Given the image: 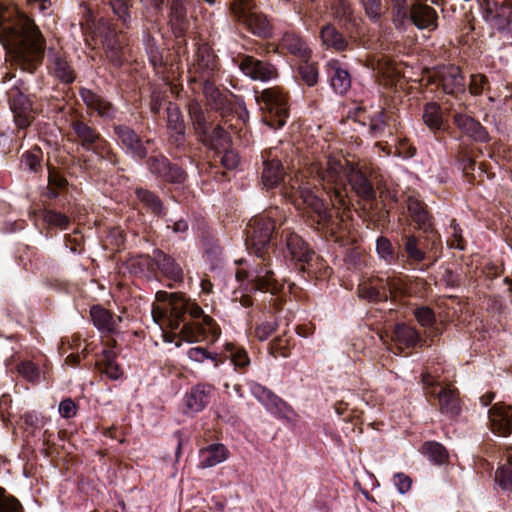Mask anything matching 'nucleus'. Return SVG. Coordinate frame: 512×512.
<instances>
[{"instance_id":"1","label":"nucleus","mask_w":512,"mask_h":512,"mask_svg":"<svg viewBox=\"0 0 512 512\" xmlns=\"http://www.w3.org/2000/svg\"><path fill=\"white\" fill-rule=\"evenodd\" d=\"M283 223V213L278 207H270L248 222L245 245L252 259L235 260L238 266L235 278L241 284L246 282L251 292L260 291L277 296L284 289V283L277 277L271 257L274 240L280 234Z\"/></svg>"},{"instance_id":"2","label":"nucleus","mask_w":512,"mask_h":512,"mask_svg":"<svg viewBox=\"0 0 512 512\" xmlns=\"http://www.w3.org/2000/svg\"><path fill=\"white\" fill-rule=\"evenodd\" d=\"M152 304V317L156 323L177 332L180 340L214 344L221 336V328L201 306L184 293L158 291Z\"/></svg>"},{"instance_id":"3","label":"nucleus","mask_w":512,"mask_h":512,"mask_svg":"<svg viewBox=\"0 0 512 512\" xmlns=\"http://www.w3.org/2000/svg\"><path fill=\"white\" fill-rule=\"evenodd\" d=\"M0 43L5 47L17 46L16 64L29 73L42 63L46 39L34 19L14 0H0Z\"/></svg>"},{"instance_id":"4","label":"nucleus","mask_w":512,"mask_h":512,"mask_svg":"<svg viewBox=\"0 0 512 512\" xmlns=\"http://www.w3.org/2000/svg\"><path fill=\"white\" fill-rule=\"evenodd\" d=\"M70 142L81 147L87 153L77 156L76 164L81 171L91 179H103L105 172L103 163L117 167L118 171L121 157L112 143L98 130L90 119L83 114H77L70 119Z\"/></svg>"},{"instance_id":"5","label":"nucleus","mask_w":512,"mask_h":512,"mask_svg":"<svg viewBox=\"0 0 512 512\" xmlns=\"http://www.w3.org/2000/svg\"><path fill=\"white\" fill-rule=\"evenodd\" d=\"M301 202L311 206L313 222L323 238L343 249V260L349 270H360L366 265L365 251L355 245L356 238L352 233L349 215H342L336 210H327L324 204L308 190L301 192Z\"/></svg>"},{"instance_id":"6","label":"nucleus","mask_w":512,"mask_h":512,"mask_svg":"<svg viewBox=\"0 0 512 512\" xmlns=\"http://www.w3.org/2000/svg\"><path fill=\"white\" fill-rule=\"evenodd\" d=\"M257 173L264 188L267 190L281 186L282 195L289 200L297 209H305L311 216L313 211L307 202H301V192L308 190L319 200V196L311 187V183L305 181L302 177H290L288 173L289 162L287 154L278 147L265 149L261 152L256 161Z\"/></svg>"},{"instance_id":"7","label":"nucleus","mask_w":512,"mask_h":512,"mask_svg":"<svg viewBox=\"0 0 512 512\" xmlns=\"http://www.w3.org/2000/svg\"><path fill=\"white\" fill-rule=\"evenodd\" d=\"M196 69L201 73L203 80V93L207 105L218 111L223 117L231 120L229 116L236 118L234 127L243 124L248 119V110L241 96L235 95L229 90L221 91L211 78L219 70V58L207 43L198 45L196 50ZM232 126V123L230 124Z\"/></svg>"},{"instance_id":"8","label":"nucleus","mask_w":512,"mask_h":512,"mask_svg":"<svg viewBox=\"0 0 512 512\" xmlns=\"http://www.w3.org/2000/svg\"><path fill=\"white\" fill-rule=\"evenodd\" d=\"M207 108L204 109L202 105L193 100L188 104V114L194 126V129L203 142L208 146L212 152L220 149L227 148L231 144V138L227 129L235 132L241 131L247 124L249 118L238 127L230 124H236V118L229 116L228 120L223 117L218 111L212 109L206 104Z\"/></svg>"},{"instance_id":"9","label":"nucleus","mask_w":512,"mask_h":512,"mask_svg":"<svg viewBox=\"0 0 512 512\" xmlns=\"http://www.w3.org/2000/svg\"><path fill=\"white\" fill-rule=\"evenodd\" d=\"M400 265L418 267L425 261H437L442 254L443 243L437 230L416 235L403 234L399 242Z\"/></svg>"},{"instance_id":"10","label":"nucleus","mask_w":512,"mask_h":512,"mask_svg":"<svg viewBox=\"0 0 512 512\" xmlns=\"http://www.w3.org/2000/svg\"><path fill=\"white\" fill-rule=\"evenodd\" d=\"M260 120L272 130L282 129L290 117V93L283 86L254 90Z\"/></svg>"},{"instance_id":"11","label":"nucleus","mask_w":512,"mask_h":512,"mask_svg":"<svg viewBox=\"0 0 512 512\" xmlns=\"http://www.w3.org/2000/svg\"><path fill=\"white\" fill-rule=\"evenodd\" d=\"M392 23L398 30L414 25L419 30L434 31L438 28V13L426 3H408V0H387Z\"/></svg>"},{"instance_id":"12","label":"nucleus","mask_w":512,"mask_h":512,"mask_svg":"<svg viewBox=\"0 0 512 512\" xmlns=\"http://www.w3.org/2000/svg\"><path fill=\"white\" fill-rule=\"evenodd\" d=\"M410 294L407 276L388 275L371 277L358 285V295L369 302H386L401 300Z\"/></svg>"},{"instance_id":"13","label":"nucleus","mask_w":512,"mask_h":512,"mask_svg":"<svg viewBox=\"0 0 512 512\" xmlns=\"http://www.w3.org/2000/svg\"><path fill=\"white\" fill-rule=\"evenodd\" d=\"M190 360L203 363L210 360L215 368H219L227 360L238 374H246L251 367V358L248 351L241 345L233 342H226L219 352L209 351L206 347H192L187 351Z\"/></svg>"},{"instance_id":"14","label":"nucleus","mask_w":512,"mask_h":512,"mask_svg":"<svg viewBox=\"0 0 512 512\" xmlns=\"http://www.w3.org/2000/svg\"><path fill=\"white\" fill-rule=\"evenodd\" d=\"M424 393L433 407L449 419H457L462 412V400L457 388L444 384L429 373L422 374Z\"/></svg>"},{"instance_id":"15","label":"nucleus","mask_w":512,"mask_h":512,"mask_svg":"<svg viewBox=\"0 0 512 512\" xmlns=\"http://www.w3.org/2000/svg\"><path fill=\"white\" fill-rule=\"evenodd\" d=\"M313 249L296 232L290 228H283L276 236L273 246V254L277 261L284 263L288 268L298 271Z\"/></svg>"},{"instance_id":"16","label":"nucleus","mask_w":512,"mask_h":512,"mask_svg":"<svg viewBox=\"0 0 512 512\" xmlns=\"http://www.w3.org/2000/svg\"><path fill=\"white\" fill-rule=\"evenodd\" d=\"M346 176L343 172V166L339 161L329 162L328 168L323 172V185L329 195L331 206L320 196V190L316 186L311 185L327 210L333 209L342 215H348L347 210L349 207Z\"/></svg>"},{"instance_id":"17","label":"nucleus","mask_w":512,"mask_h":512,"mask_svg":"<svg viewBox=\"0 0 512 512\" xmlns=\"http://www.w3.org/2000/svg\"><path fill=\"white\" fill-rule=\"evenodd\" d=\"M111 138L125 155L138 163H144L151 155L149 153L150 145L154 140L142 135L141 132L134 129L127 123L117 122L111 124Z\"/></svg>"},{"instance_id":"18","label":"nucleus","mask_w":512,"mask_h":512,"mask_svg":"<svg viewBox=\"0 0 512 512\" xmlns=\"http://www.w3.org/2000/svg\"><path fill=\"white\" fill-rule=\"evenodd\" d=\"M147 171L160 182L175 187L184 186L188 172L179 163L173 162L161 151L155 149L144 162Z\"/></svg>"},{"instance_id":"19","label":"nucleus","mask_w":512,"mask_h":512,"mask_svg":"<svg viewBox=\"0 0 512 512\" xmlns=\"http://www.w3.org/2000/svg\"><path fill=\"white\" fill-rule=\"evenodd\" d=\"M29 87L23 79H18L7 90L6 96L14 122L18 130H26L35 119V110L30 98Z\"/></svg>"},{"instance_id":"20","label":"nucleus","mask_w":512,"mask_h":512,"mask_svg":"<svg viewBox=\"0 0 512 512\" xmlns=\"http://www.w3.org/2000/svg\"><path fill=\"white\" fill-rule=\"evenodd\" d=\"M92 39L95 44L103 47L106 57L114 67L123 65V43L113 23L104 18L98 20L92 30Z\"/></svg>"},{"instance_id":"21","label":"nucleus","mask_w":512,"mask_h":512,"mask_svg":"<svg viewBox=\"0 0 512 512\" xmlns=\"http://www.w3.org/2000/svg\"><path fill=\"white\" fill-rule=\"evenodd\" d=\"M209 160L198 164L200 176H207L216 182L229 181L228 172L237 168L240 162L238 153L230 147L212 152Z\"/></svg>"},{"instance_id":"22","label":"nucleus","mask_w":512,"mask_h":512,"mask_svg":"<svg viewBox=\"0 0 512 512\" xmlns=\"http://www.w3.org/2000/svg\"><path fill=\"white\" fill-rule=\"evenodd\" d=\"M246 384L248 385L251 394L274 417L289 422L296 419L297 414L294 409L272 390L254 380H247Z\"/></svg>"},{"instance_id":"23","label":"nucleus","mask_w":512,"mask_h":512,"mask_svg":"<svg viewBox=\"0 0 512 512\" xmlns=\"http://www.w3.org/2000/svg\"><path fill=\"white\" fill-rule=\"evenodd\" d=\"M79 96L86 106L88 114L97 116L106 122L110 128L112 123L120 119L118 115L123 114L112 101L92 89L81 87Z\"/></svg>"},{"instance_id":"24","label":"nucleus","mask_w":512,"mask_h":512,"mask_svg":"<svg viewBox=\"0 0 512 512\" xmlns=\"http://www.w3.org/2000/svg\"><path fill=\"white\" fill-rule=\"evenodd\" d=\"M133 192L135 196L133 208L139 216L150 215L157 220H161L168 215L169 205L157 191L144 186H137Z\"/></svg>"},{"instance_id":"25","label":"nucleus","mask_w":512,"mask_h":512,"mask_svg":"<svg viewBox=\"0 0 512 512\" xmlns=\"http://www.w3.org/2000/svg\"><path fill=\"white\" fill-rule=\"evenodd\" d=\"M232 62L253 81L269 82L279 77V71L274 64L252 55L238 53L232 58Z\"/></svg>"},{"instance_id":"26","label":"nucleus","mask_w":512,"mask_h":512,"mask_svg":"<svg viewBox=\"0 0 512 512\" xmlns=\"http://www.w3.org/2000/svg\"><path fill=\"white\" fill-rule=\"evenodd\" d=\"M187 0H169L168 25L174 36L176 53L185 52L187 48L186 35L190 27L187 16Z\"/></svg>"},{"instance_id":"27","label":"nucleus","mask_w":512,"mask_h":512,"mask_svg":"<svg viewBox=\"0 0 512 512\" xmlns=\"http://www.w3.org/2000/svg\"><path fill=\"white\" fill-rule=\"evenodd\" d=\"M454 133L450 135L455 139L468 138L477 143H488L490 135L487 129L472 115L463 111H454L452 114Z\"/></svg>"},{"instance_id":"28","label":"nucleus","mask_w":512,"mask_h":512,"mask_svg":"<svg viewBox=\"0 0 512 512\" xmlns=\"http://www.w3.org/2000/svg\"><path fill=\"white\" fill-rule=\"evenodd\" d=\"M435 83L445 94L461 100L466 94V81L459 66L450 64L435 72Z\"/></svg>"},{"instance_id":"29","label":"nucleus","mask_w":512,"mask_h":512,"mask_svg":"<svg viewBox=\"0 0 512 512\" xmlns=\"http://www.w3.org/2000/svg\"><path fill=\"white\" fill-rule=\"evenodd\" d=\"M48 74L64 85H71L77 78V72L69 55L62 49L50 47L47 55Z\"/></svg>"},{"instance_id":"30","label":"nucleus","mask_w":512,"mask_h":512,"mask_svg":"<svg viewBox=\"0 0 512 512\" xmlns=\"http://www.w3.org/2000/svg\"><path fill=\"white\" fill-rule=\"evenodd\" d=\"M399 116L394 108H381L368 116V134L372 138L392 136L400 127Z\"/></svg>"},{"instance_id":"31","label":"nucleus","mask_w":512,"mask_h":512,"mask_svg":"<svg viewBox=\"0 0 512 512\" xmlns=\"http://www.w3.org/2000/svg\"><path fill=\"white\" fill-rule=\"evenodd\" d=\"M276 52L281 55L290 54L297 60L312 58L313 51L307 39L295 30H286L276 44Z\"/></svg>"},{"instance_id":"32","label":"nucleus","mask_w":512,"mask_h":512,"mask_svg":"<svg viewBox=\"0 0 512 512\" xmlns=\"http://www.w3.org/2000/svg\"><path fill=\"white\" fill-rule=\"evenodd\" d=\"M154 268L156 279L165 278L174 284H181L184 281V269L182 265L170 254L162 249H154Z\"/></svg>"},{"instance_id":"33","label":"nucleus","mask_w":512,"mask_h":512,"mask_svg":"<svg viewBox=\"0 0 512 512\" xmlns=\"http://www.w3.org/2000/svg\"><path fill=\"white\" fill-rule=\"evenodd\" d=\"M404 208L406 209L407 219L414 224L415 229L422 233L436 230L434 227V217L424 201L414 196H408Z\"/></svg>"},{"instance_id":"34","label":"nucleus","mask_w":512,"mask_h":512,"mask_svg":"<svg viewBox=\"0 0 512 512\" xmlns=\"http://www.w3.org/2000/svg\"><path fill=\"white\" fill-rule=\"evenodd\" d=\"M422 120L427 128L440 140L445 133L453 135L454 131L448 120L445 118L442 106L434 101L423 105Z\"/></svg>"},{"instance_id":"35","label":"nucleus","mask_w":512,"mask_h":512,"mask_svg":"<svg viewBox=\"0 0 512 512\" xmlns=\"http://www.w3.org/2000/svg\"><path fill=\"white\" fill-rule=\"evenodd\" d=\"M215 386L209 383L193 385L184 396L185 413L198 414L208 407L215 395Z\"/></svg>"},{"instance_id":"36","label":"nucleus","mask_w":512,"mask_h":512,"mask_svg":"<svg viewBox=\"0 0 512 512\" xmlns=\"http://www.w3.org/2000/svg\"><path fill=\"white\" fill-rule=\"evenodd\" d=\"M488 421L491 431L501 437L512 435V405L500 401L488 410Z\"/></svg>"},{"instance_id":"37","label":"nucleus","mask_w":512,"mask_h":512,"mask_svg":"<svg viewBox=\"0 0 512 512\" xmlns=\"http://www.w3.org/2000/svg\"><path fill=\"white\" fill-rule=\"evenodd\" d=\"M391 340L394 346V353L401 354L405 350H412L422 346L424 340L415 327L406 323H397L391 333Z\"/></svg>"},{"instance_id":"38","label":"nucleus","mask_w":512,"mask_h":512,"mask_svg":"<svg viewBox=\"0 0 512 512\" xmlns=\"http://www.w3.org/2000/svg\"><path fill=\"white\" fill-rule=\"evenodd\" d=\"M351 189L356 195L366 201L376 200V190L366 173L357 168L351 167L346 176Z\"/></svg>"},{"instance_id":"39","label":"nucleus","mask_w":512,"mask_h":512,"mask_svg":"<svg viewBox=\"0 0 512 512\" xmlns=\"http://www.w3.org/2000/svg\"><path fill=\"white\" fill-rule=\"evenodd\" d=\"M65 204L59 202H49L47 206H45L41 211V217L47 226V231L45 236L51 237V230L53 228H58L60 230H66L70 223L71 218L64 212H60L57 210L58 207H63Z\"/></svg>"},{"instance_id":"40","label":"nucleus","mask_w":512,"mask_h":512,"mask_svg":"<svg viewBox=\"0 0 512 512\" xmlns=\"http://www.w3.org/2000/svg\"><path fill=\"white\" fill-rule=\"evenodd\" d=\"M126 268L128 272L138 278H143L148 281L156 279V272L154 268V251L149 254H137L130 257L126 261Z\"/></svg>"},{"instance_id":"41","label":"nucleus","mask_w":512,"mask_h":512,"mask_svg":"<svg viewBox=\"0 0 512 512\" xmlns=\"http://www.w3.org/2000/svg\"><path fill=\"white\" fill-rule=\"evenodd\" d=\"M328 82L336 94L344 95L351 87V76L339 61L330 60L326 64Z\"/></svg>"},{"instance_id":"42","label":"nucleus","mask_w":512,"mask_h":512,"mask_svg":"<svg viewBox=\"0 0 512 512\" xmlns=\"http://www.w3.org/2000/svg\"><path fill=\"white\" fill-rule=\"evenodd\" d=\"M247 29L255 36L270 39L273 35L271 19L262 12H248L243 18Z\"/></svg>"},{"instance_id":"43","label":"nucleus","mask_w":512,"mask_h":512,"mask_svg":"<svg viewBox=\"0 0 512 512\" xmlns=\"http://www.w3.org/2000/svg\"><path fill=\"white\" fill-rule=\"evenodd\" d=\"M309 255L303 267L298 269V273L304 279H325L331 275L332 269L327 265L326 261L319 256L314 250Z\"/></svg>"},{"instance_id":"44","label":"nucleus","mask_w":512,"mask_h":512,"mask_svg":"<svg viewBox=\"0 0 512 512\" xmlns=\"http://www.w3.org/2000/svg\"><path fill=\"white\" fill-rule=\"evenodd\" d=\"M319 37L322 45L327 49L344 52L350 48L349 39L332 23H327L321 27Z\"/></svg>"},{"instance_id":"45","label":"nucleus","mask_w":512,"mask_h":512,"mask_svg":"<svg viewBox=\"0 0 512 512\" xmlns=\"http://www.w3.org/2000/svg\"><path fill=\"white\" fill-rule=\"evenodd\" d=\"M68 181L54 168H49L48 186L45 197L49 202H61L65 204L67 201Z\"/></svg>"},{"instance_id":"46","label":"nucleus","mask_w":512,"mask_h":512,"mask_svg":"<svg viewBox=\"0 0 512 512\" xmlns=\"http://www.w3.org/2000/svg\"><path fill=\"white\" fill-rule=\"evenodd\" d=\"M294 77L299 85L315 87L319 82L318 63L312 61L311 58L298 60Z\"/></svg>"},{"instance_id":"47","label":"nucleus","mask_w":512,"mask_h":512,"mask_svg":"<svg viewBox=\"0 0 512 512\" xmlns=\"http://www.w3.org/2000/svg\"><path fill=\"white\" fill-rule=\"evenodd\" d=\"M454 159L457 168L462 171L465 181L470 185H475L477 162L472 156V151L466 146L459 145L455 151Z\"/></svg>"},{"instance_id":"48","label":"nucleus","mask_w":512,"mask_h":512,"mask_svg":"<svg viewBox=\"0 0 512 512\" xmlns=\"http://www.w3.org/2000/svg\"><path fill=\"white\" fill-rule=\"evenodd\" d=\"M229 457V450L224 444L213 443L199 450V467L210 468L224 462Z\"/></svg>"},{"instance_id":"49","label":"nucleus","mask_w":512,"mask_h":512,"mask_svg":"<svg viewBox=\"0 0 512 512\" xmlns=\"http://www.w3.org/2000/svg\"><path fill=\"white\" fill-rule=\"evenodd\" d=\"M204 257L212 269L217 268L222 261L223 248L219 238L212 231H204L202 234Z\"/></svg>"},{"instance_id":"50","label":"nucleus","mask_w":512,"mask_h":512,"mask_svg":"<svg viewBox=\"0 0 512 512\" xmlns=\"http://www.w3.org/2000/svg\"><path fill=\"white\" fill-rule=\"evenodd\" d=\"M90 317L93 325L101 332H113L117 322L115 314L102 305L96 304L90 308Z\"/></svg>"},{"instance_id":"51","label":"nucleus","mask_w":512,"mask_h":512,"mask_svg":"<svg viewBox=\"0 0 512 512\" xmlns=\"http://www.w3.org/2000/svg\"><path fill=\"white\" fill-rule=\"evenodd\" d=\"M143 44L150 64L155 70L164 69L166 63L163 57V49L158 45L156 38L149 32H143Z\"/></svg>"},{"instance_id":"52","label":"nucleus","mask_w":512,"mask_h":512,"mask_svg":"<svg viewBox=\"0 0 512 512\" xmlns=\"http://www.w3.org/2000/svg\"><path fill=\"white\" fill-rule=\"evenodd\" d=\"M117 355L111 350H104L102 358L96 363L99 371L110 380H119L124 372L116 361Z\"/></svg>"},{"instance_id":"53","label":"nucleus","mask_w":512,"mask_h":512,"mask_svg":"<svg viewBox=\"0 0 512 512\" xmlns=\"http://www.w3.org/2000/svg\"><path fill=\"white\" fill-rule=\"evenodd\" d=\"M434 465H444L449 462L447 448L438 441H425L419 450Z\"/></svg>"},{"instance_id":"54","label":"nucleus","mask_w":512,"mask_h":512,"mask_svg":"<svg viewBox=\"0 0 512 512\" xmlns=\"http://www.w3.org/2000/svg\"><path fill=\"white\" fill-rule=\"evenodd\" d=\"M20 169L35 174L43 170V151L39 146L34 145L22 154Z\"/></svg>"},{"instance_id":"55","label":"nucleus","mask_w":512,"mask_h":512,"mask_svg":"<svg viewBox=\"0 0 512 512\" xmlns=\"http://www.w3.org/2000/svg\"><path fill=\"white\" fill-rule=\"evenodd\" d=\"M464 231L456 219H451L450 224L445 229L446 245L449 249L465 251L468 242L463 235Z\"/></svg>"},{"instance_id":"56","label":"nucleus","mask_w":512,"mask_h":512,"mask_svg":"<svg viewBox=\"0 0 512 512\" xmlns=\"http://www.w3.org/2000/svg\"><path fill=\"white\" fill-rule=\"evenodd\" d=\"M495 5V11L487 9V13L496 20V25L500 31L506 32L512 36V4Z\"/></svg>"},{"instance_id":"57","label":"nucleus","mask_w":512,"mask_h":512,"mask_svg":"<svg viewBox=\"0 0 512 512\" xmlns=\"http://www.w3.org/2000/svg\"><path fill=\"white\" fill-rule=\"evenodd\" d=\"M102 2L111 8L113 14L124 28H130L133 0H102Z\"/></svg>"},{"instance_id":"58","label":"nucleus","mask_w":512,"mask_h":512,"mask_svg":"<svg viewBox=\"0 0 512 512\" xmlns=\"http://www.w3.org/2000/svg\"><path fill=\"white\" fill-rule=\"evenodd\" d=\"M376 252L380 259L387 264H400V249L396 251L391 240L385 236H379L376 240Z\"/></svg>"},{"instance_id":"59","label":"nucleus","mask_w":512,"mask_h":512,"mask_svg":"<svg viewBox=\"0 0 512 512\" xmlns=\"http://www.w3.org/2000/svg\"><path fill=\"white\" fill-rule=\"evenodd\" d=\"M332 13L338 23L345 27L353 22V10L347 0H329Z\"/></svg>"},{"instance_id":"60","label":"nucleus","mask_w":512,"mask_h":512,"mask_svg":"<svg viewBox=\"0 0 512 512\" xmlns=\"http://www.w3.org/2000/svg\"><path fill=\"white\" fill-rule=\"evenodd\" d=\"M17 372L32 384H38L42 376L46 379V371H42L36 363L30 360H24L18 363Z\"/></svg>"},{"instance_id":"61","label":"nucleus","mask_w":512,"mask_h":512,"mask_svg":"<svg viewBox=\"0 0 512 512\" xmlns=\"http://www.w3.org/2000/svg\"><path fill=\"white\" fill-rule=\"evenodd\" d=\"M167 113V132L169 131H177V130H186V123L184 121V116L180 110V108L172 102L168 103L166 108Z\"/></svg>"},{"instance_id":"62","label":"nucleus","mask_w":512,"mask_h":512,"mask_svg":"<svg viewBox=\"0 0 512 512\" xmlns=\"http://www.w3.org/2000/svg\"><path fill=\"white\" fill-rule=\"evenodd\" d=\"M64 245L75 255H82L85 252V236L78 228L63 237Z\"/></svg>"},{"instance_id":"63","label":"nucleus","mask_w":512,"mask_h":512,"mask_svg":"<svg viewBox=\"0 0 512 512\" xmlns=\"http://www.w3.org/2000/svg\"><path fill=\"white\" fill-rule=\"evenodd\" d=\"M161 220L164 222L166 229L171 231L179 240H186L189 232V222L186 218L173 219L167 215L165 219Z\"/></svg>"},{"instance_id":"64","label":"nucleus","mask_w":512,"mask_h":512,"mask_svg":"<svg viewBox=\"0 0 512 512\" xmlns=\"http://www.w3.org/2000/svg\"><path fill=\"white\" fill-rule=\"evenodd\" d=\"M167 144L169 149L176 153H185L188 148L186 130L167 132Z\"/></svg>"}]
</instances>
